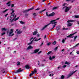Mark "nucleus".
Segmentation results:
<instances>
[{
    "mask_svg": "<svg viewBox=\"0 0 79 79\" xmlns=\"http://www.w3.org/2000/svg\"><path fill=\"white\" fill-rule=\"evenodd\" d=\"M46 15L48 16H49V15H48V12H46Z\"/></svg>",
    "mask_w": 79,
    "mask_h": 79,
    "instance_id": "603ef678",
    "label": "nucleus"
},
{
    "mask_svg": "<svg viewBox=\"0 0 79 79\" xmlns=\"http://www.w3.org/2000/svg\"><path fill=\"white\" fill-rule=\"evenodd\" d=\"M37 31H34V32L33 33V35H36V34H37Z\"/></svg>",
    "mask_w": 79,
    "mask_h": 79,
    "instance_id": "ddd939ff",
    "label": "nucleus"
},
{
    "mask_svg": "<svg viewBox=\"0 0 79 79\" xmlns=\"http://www.w3.org/2000/svg\"><path fill=\"white\" fill-rule=\"evenodd\" d=\"M64 76L63 75H62V76H61V79H64Z\"/></svg>",
    "mask_w": 79,
    "mask_h": 79,
    "instance_id": "c85d7f7f",
    "label": "nucleus"
},
{
    "mask_svg": "<svg viewBox=\"0 0 79 79\" xmlns=\"http://www.w3.org/2000/svg\"><path fill=\"white\" fill-rule=\"evenodd\" d=\"M57 49H58V47H56V48H55L54 50H57Z\"/></svg>",
    "mask_w": 79,
    "mask_h": 79,
    "instance_id": "8fccbe9b",
    "label": "nucleus"
},
{
    "mask_svg": "<svg viewBox=\"0 0 79 79\" xmlns=\"http://www.w3.org/2000/svg\"><path fill=\"white\" fill-rule=\"evenodd\" d=\"M54 15H55V13L52 12V13L49 14V16H54Z\"/></svg>",
    "mask_w": 79,
    "mask_h": 79,
    "instance_id": "f8f14e48",
    "label": "nucleus"
},
{
    "mask_svg": "<svg viewBox=\"0 0 79 79\" xmlns=\"http://www.w3.org/2000/svg\"><path fill=\"white\" fill-rule=\"evenodd\" d=\"M13 32V29H10V31L9 32V36H13V35H14V34H12L11 35V34Z\"/></svg>",
    "mask_w": 79,
    "mask_h": 79,
    "instance_id": "7ed1b4c3",
    "label": "nucleus"
},
{
    "mask_svg": "<svg viewBox=\"0 0 79 79\" xmlns=\"http://www.w3.org/2000/svg\"><path fill=\"white\" fill-rule=\"evenodd\" d=\"M31 44H32V43H31H31H29L28 44V45H31Z\"/></svg>",
    "mask_w": 79,
    "mask_h": 79,
    "instance_id": "bf43d9fd",
    "label": "nucleus"
},
{
    "mask_svg": "<svg viewBox=\"0 0 79 79\" xmlns=\"http://www.w3.org/2000/svg\"><path fill=\"white\" fill-rule=\"evenodd\" d=\"M33 15L34 16H37V15H36V13H34Z\"/></svg>",
    "mask_w": 79,
    "mask_h": 79,
    "instance_id": "79ce46f5",
    "label": "nucleus"
},
{
    "mask_svg": "<svg viewBox=\"0 0 79 79\" xmlns=\"http://www.w3.org/2000/svg\"><path fill=\"white\" fill-rule=\"evenodd\" d=\"M67 6H64V7H63V9H64V8H66V7Z\"/></svg>",
    "mask_w": 79,
    "mask_h": 79,
    "instance_id": "052dcab7",
    "label": "nucleus"
},
{
    "mask_svg": "<svg viewBox=\"0 0 79 79\" xmlns=\"http://www.w3.org/2000/svg\"><path fill=\"white\" fill-rule=\"evenodd\" d=\"M66 38H65V40H64V39L62 40V43H64V42L65 41V40H66Z\"/></svg>",
    "mask_w": 79,
    "mask_h": 79,
    "instance_id": "393cba45",
    "label": "nucleus"
},
{
    "mask_svg": "<svg viewBox=\"0 0 79 79\" xmlns=\"http://www.w3.org/2000/svg\"><path fill=\"white\" fill-rule=\"evenodd\" d=\"M33 48V47H32V46L30 45L29 46V47H28L27 49L28 50H29V49H32Z\"/></svg>",
    "mask_w": 79,
    "mask_h": 79,
    "instance_id": "4468645a",
    "label": "nucleus"
},
{
    "mask_svg": "<svg viewBox=\"0 0 79 79\" xmlns=\"http://www.w3.org/2000/svg\"><path fill=\"white\" fill-rule=\"evenodd\" d=\"M17 66H19L20 64H21V62L19 61H18L17 62Z\"/></svg>",
    "mask_w": 79,
    "mask_h": 79,
    "instance_id": "f3484780",
    "label": "nucleus"
},
{
    "mask_svg": "<svg viewBox=\"0 0 79 79\" xmlns=\"http://www.w3.org/2000/svg\"><path fill=\"white\" fill-rule=\"evenodd\" d=\"M52 59H54L55 58V56H53L52 57Z\"/></svg>",
    "mask_w": 79,
    "mask_h": 79,
    "instance_id": "4c0bfd02",
    "label": "nucleus"
},
{
    "mask_svg": "<svg viewBox=\"0 0 79 79\" xmlns=\"http://www.w3.org/2000/svg\"><path fill=\"white\" fill-rule=\"evenodd\" d=\"M66 5V3H64L63 5V6H65V5Z\"/></svg>",
    "mask_w": 79,
    "mask_h": 79,
    "instance_id": "c03bdc74",
    "label": "nucleus"
},
{
    "mask_svg": "<svg viewBox=\"0 0 79 79\" xmlns=\"http://www.w3.org/2000/svg\"><path fill=\"white\" fill-rule=\"evenodd\" d=\"M77 33V32H76L74 33H73V34H71L69 35L68 36H67L66 37H67V38L71 37V38H73V37L71 36H72V35H74V34H76Z\"/></svg>",
    "mask_w": 79,
    "mask_h": 79,
    "instance_id": "39448f33",
    "label": "nucleus"
},
{
    "mask_svg": "<svg viewBox=\"0 0 79 79\" xmlns=\"http://www.w3.org/2000/svg\"><path fill=\"white\" fill-rule=\"evenodd\" d=\"M49 59L50 60H52L53 58H52V56H49Z\"/></svg>",
    "mask_w": 79,
    "mask_h": 79,
    "instance_id": "bb28decb",
    "label": "nucleus"
},
{
    "mask_svg": "<svg viewBox=\"0 0 79 79\" xmlns=\"http://www.w3.org/2000/svg\"><path fill=\"white\" fill-rule=\"evenodd\" d=\"M40 66H41V67H43L44 66V64H42L40 65Z\"/></svg>",
    "mask_w": 79,
    "mask_h": 79,
    "instance_id": "c756f323",
    "label": "nucleus"
},
{
    "mask_svg": "<svg viewBox=\"0 0 79 79\" xmlns=\"http://www.w3.org/2000/svg\"><path fill=\"white\" fill-rule=\"evenodd\" d=\"M56 41H54V42H53L52 43V44L53 45H56Z\"/></svg>",
    "mask_w": 79,
    "mask_h": 79,
    "instance_id": "cd10ccee",
    "label": "nucleus"
},
{
    "mask_svg": "<svg viewBox=\"0 0 79 79\" xmlns=\"http://www.w3.org/2000/svg\"><path fill=\"white\" fill-rule=\"evenodd\" d=\"M16 31H17V34H21V33L23 32V31H21L20 30H19L18 31V29H16Z\"/></svg>",
    "mask_w": 79,
    "mask_h": 79,
    "instance_id": "9d476101",
    "label": "nucleus"
},
{
    "mask_svg": "<svg viewBox=\"0 0 79 79\" xmlns=\"http://www.w3.org/2000/svg\"><path fill=\"white\" fill-rule=\"evenodd\" d=\"M8 11V9H7L3 11L2 12L3 13H5L6 12V11Z\"/></svg>",
    "mask_w": 79,
    "mask_h": 79,
    "instance_id": "aec40b11",
    "label": "nucleus"
},
{
    "mask_svg": "<svg viewBox=\"0 0 79 79\" xmlns=\"http://www.w3.org/2000/svg\"><path fill=\"white\" fill-rule=\"evenodd\" d=\"M40 10V8H37L35 10Z\"/></svg>",
    "mask_w": 79,
    "mask_h": 79,
    "instance_id": "49530a36",
    "label": "nucleus"
},
{
    "mask_svg": "<svg viewBox=\"0 0 79 79\" xmlns=\"http://www.w3.org/2000/svg\"><path fill=\"white\" fill-rule=\"evenodd\" d=\"M46 10V9H44L43 10L41 11L40 12V13H42V12H43V11H45Z\"/></svg>",
    "mask_w": 79,
    "mask_h": 79,
    "instance_id": "72a5a7b5",
    "label": "nucleus"
},
{
    "mask_svg": "<svg viewBox=\"0 0 79 79\" xmlns=\"http://www.w3.org/2000/svg\"><path fill=\"white\" fill-rule=\"evenodd\" d=\"M16 15H15V16L14 17L15 19V18H16Z\"/></svg>",
    "mask_w": 79,
    "mask_h": 79,
    "instance_id": "338daca9",
    "label": "nucleus"
},
{
    "mask_svg": "<svg viewBox=\"0 0 79 79\" xmlns=\"http://www.w3.org/2000/svg\"><path fill=\"white\" fill-rule=\"evenodd\" d=\"M15 15V13H14L13 14V15H11L10 17V18H13Z\"/></svg>",
    "mask_w": 79,
    "mask_h": 79,
    "instance_id": "4be33fe9",
    "label": "nucleus"
},
{
    "mask_svg": "<svg viewBox=\"0 0 79 79\" xmlns=\"http://www.w3.org/2000/svg\"><path fill=\"white\" fill-rule=\"evenodd\" d=\"M14 19H15V18H14L11 21V23H12V22L13 21V20H14Z\"/></svg>",
    "mask_w": 79,
    "mask_h": 79,
    "instance_id": "864d4df0",
    "label": "nucleus"
},
{
    "mask_svg": "<svg viewBox=\"0 0 79 79\" xmlns=\"http://www.w3.org/2000/svg\"><path fill=\"white\" fill-rule=\"evenodd\" d=\"M65 64H68V65H69V62H67V61H66L65 62Z\"/></svg>",
    "mask_w": 79,
    "mask_h": 79,
    "instance_id": "a878e982",
    "label": "nucleus"
},
{
    "mask_svg": "<svg viewBox=\"0 0 79 79\" xmlns=\"http://www.w3.org/2000/svg\"><path fill=\"white\" fill-rule=\"evenodd\" d=\"M41 52H42V51H40V52H38V54H40V53H41Z\"/></svg>",
    "mask_w": 79,
    "mask_h": 79,
    "instance_id": "13d9d810",
    "label": "nucleus"
},
{
    "mask_svg": "<svg viewBox=\"0 0 79 79\" xmlns=\"http://www.w3.org/2000/svg\"><path fill=\"white\" fill-rule=\"evenodd\" d=\"M23 71V69H21V68H20L19 69L17 70V71H15V73H20V72H22Z\"/></svg>",
    "mask_w": 79,
    "mask_h": 79,
    "instance_id": "20e7f679",
    "label": "nucleus"
},
{
    "mask_svg": "<svg viewBox=\"0 0 79 79\" xmlns=\"http://www.w3.org/2000/svg\"><path fill=\"white\" fill-rule=\"evenodd\" d=\"M77 36H76L75 37L74 39V40H76V39H77Z\"/></svg>",
    "mask_w": 79,
    "mask_h": 79,
    "instance_id": "f704fd0d",
    "label": "nucleus"
},
{
    "mask_svg": "<svg viewBox=\"0 0 79 79\" xmlns=\"http://www.w3.org/2000/svg\"><path fill=\"white\" fill-rule=\"evenodd\" d=\"M50 44H51V43L49 42L47 44V45L48 46L49 45H50Z\"/></svg>",
    "mask_w": 79,
    "mask_h": 79,
    "instance_id": "a19ab883",
    "label": "nucleus"
},
{
    "mask_svg": "<svg viewBox=\"0 0 79 79\" xmlns=\"http://www.w3.org/2000/svg\"><path fill=\"white\" fill-rule=\"evenodd\" d=\"M56 29L57 31H59L60 29V26H58L56 28Z\"/></svg>",
    "mask_w": 79,
    "mask_h": 79,
    "instance_id": "dca6fc26",
    "label": "nucleus"
},
{
    "mask_svg": "<svg viewBox=\"0 0 79 79\" xmlns=\"http://www.w3.org/2000/svg\"><path fill=\"white\" fill-rule=\"evenodd\" d=\"M19 17H18L17 18H16L15 19V21H17V20H18V19H19Z\"/></svg>",
    "mask_w": 79,
    "mask_h": 79,
    "instance_id": "7c9ffc66",
    "label": "nucleus"
},
{
    "mask_svg": "<svg viewBox=\"0 0 79 79\" xmlns=\"http://www.w3.org/2000/svg\"><path fill=\"white\" fill-rule=\"evenodd\" d=\"M14 7V4H12L11 5V7L13 8V7Z\"/></svg>",
    "mask_w": 79,
    "mask_h": 79,
    "instance_id": "3c124183",
    "label": "nucleus"
},
{
    "mask_svg": "<svg viewBox=\"0 0 79 79\" xmlns=\"http://www.w3.org/2000/svg\"><path fill=\"white\" fill-rule=\"evenodd\" d=\"M10 2H9L7 3H6L7 5H8V4H10Z\"/></svg>",
    "mask_w": 79,
    "mask_h": 79,
    "instance_id": "de8ad7c7",
    "label": "nucleus"
},
{
    "mask_svg": "<svg viewBox=\"0 0 79 79\" xmlns=\"http://www.w3.org/2000/svg\"><path fill=\"white\" fill-rule=\"evenodd\" d=\"M41 39V38H40L39 39H37V38H36L35 40V42H36L37 41H38V40H40Z\"/></svg>",
    "mask_w": 79,
    "mask_h": 79,
    "instance_id": "6ab92c4d",
    "label": "nucleus"
},
{
    "mask_svg": "<svg viewBox=\"0 0 79 79\" xmlns=\"http://www.w3.org/2000/svg\"><path fill=\"white\" fill-rule=\"evenodd\" d=\"M39 50H40V48L35 49L34 51V52L31 53V54H34V53H37V52L39 51Z\"/></svg>",
    "mask_w": 79,
    "mask_h": 79,
    "instance_id": "0eeeda50",
    "label": "nucleus"
},
{
    "mask_svg": "<svg viewBox=\"0 0 79 79\" xmlns=\"http://www.w3.org/2000/svg\"><path fill=\"white\" fill-rule=\"evenodd\" d=\"M37 35L38 36L37 37H40V35L39 34Z\"/></svg>",
    "mask_w": 79,
    "mask_h": 79,
    "instance_id": "5fc2aeb1",
    "label": "nucleus"
},
{
    "mask_svg": "<svg viewBox=\"0 0 79 79\" xmlns=\"http://www.w3.org/2000/svg\"><path fill=\"white\" fill-rule=\"evenodd\" d=\"M79 45V43L77 44L75 46H74V47H77V46Z\"/></svg>",
    "mask_w": 79,
    "mask_h": 79,
    "instance_id": "e433bc0d",
    "label": "nucleus"
},
{
    "mask_svg": "<svg viewBox=\"0 0 79 79\" xmlns=\"http://www.w3.org/2000/svg\"><path fill=\"white\" fill-rule=\"evenodd\" d=\"M32 73H37V69L36 68L35 69H34V71H33Z\"/></svg>",
    "mask_w": 79,
    "mask_h": 79,
    "instance_id": "a211bd4d",
    "label": "nucleus"
},
{
    "mask_svg": "<svg viewBox=\"0 0 79 79\" xmlns=\"http://www.w3.org/2000/svg\"><path fill=\"white\" fill-rule=\"evenodd\" d=\"M14 12H15V10H12V13H14Z\"/></svg>",
    "mask_w": 79,
    "mask_h": 79,
    "instance_id": "680f3d73",
    "label": "nucleus"
},
{
    "mask_svg": "<svg viewBox=\"0 0 79 79\" xmlns=\"http://www.w3.org/2000/svg\"><path fill=\"white\" fill-rule=\"evenodd\" d=\"M77 70H76L75 71L73 72V73H71L70 74H69V76H68V78H69V77H71L74 73H75L76 72H77Z\"/></svg>",
    "mask_w": 79,
    "mask_h": 79,
    "instance_id": "1a4fd4ad",
    "label": "nucleus"
},
{
    "mask_svg": "<svg viewBox=\"0 0 79 79\" xmlns=\"http://www.w3.org/2000/svg\"><path fill=\"white\" fill-rule=\"evenodd\" d=\"M46 37H47V35H45L44 36V39H45V38H46Z\"/></svg>",
    "mask_w": 79,
    "mask_h": 79,
    "instance_id": "6e6d98bb",
    "label": "nucleus"
},
{
    "mask_svg": "<svg viewBox=\"0 0 79 79\" xmlns=\"http://www.w3.org/2000/svg\"><path fill=\"white\" fill-rule=\"evenodd\" d=\"M25 16H28V14H26L25 15Z\"/></svg>",
    "mask_w": 79,
    "mask_h": 79,
    "instance_id": "e2e57ef3",
    "label": "nucleus"
},
{
    "mask_svg": "<svg viewBox=\"0 0 79 79\" xmlns=\"http://www.w3.org/2000/svg\"><path fill=\"white\" fill-rule=\"evenodd\" d=\"M43 44H44V43H42L41 45H40V47H42V45H43Z\"/></svg>",
    "mask_w": 79,
    "mask_h": 79,
    "instance_id": "ea45409f",
    "label": "nucleus"
},
{
    "mask_svg": "<svg viewBox=\"0 0 79 79\" xmlns=\"http://www.w3.org/2000/svg\"><path fill=\"white\" fill-rule=\"evenodd\" d=\"M74 20H69L67 21V23H69L67 24L68 27H70V26H71L72 25H73V23H71L70 22H74Z\"/></svg>",
    "mask_w": 79,
    "mask_h": 79,
    "instance_id": "f03ea898",
    "label": "nucleus"
},
{
    "mask_svg": "<svg viewBox=\"0 0 79 79\" xmlns=\"http://www.w3.org/2000/svg\"><path fill=\"white\" fill-rule=\"evenodd\" d=\"M4 34H5V32H3L1 34V35H3Z\"/></svg>",
    "mask_w": 79,
    "mask_h": 79,
    "instance_id": "58836bf2",
    "label": "nucleus"
},
{
    "mask_svg": "<svg viewBox=\"0 0 79 79\" xmlns=\"http://www.w3.org/2000/svg\"><path fill=\"white\" fill-rule=\"evenodd\" d=\"M77 54H79V51H77Z\"/></svg>",
    "mask_w": 79,
    "mask_h": 79,
    "instance_id": "4d7b16f0",
    "label": "nucleus"
},
{
    "mask_svg": "<svg viewBox=\"0 0 79 79\" xmlns=\"http://www.w3.org/2000/svg\"><path fill=\"white\" fill-rule=\"evenodd\" d=\"M52 53V51H49L48 53V55H50Z\"/></svg>",
    "mask_w": 79,
    "mask_h": 79,
    "instance_id": "473e14b6",
    "label": "nucleus"
},
{
    "mask_svg": "<svg viewBox=\"0 0 79 79\" xmlns=\"http://www.w3.org/2000/svg\"><path fill=\"white\" fill-rule=\"evenodd\" d=\"M58 8V7H55L53 8L52 10H56Z\"/></svg>",
    "mask_w": 79,
    "mask_h": 79,
    "instance_id": "b1692460",
    "label": "nucleus"
},
{
    "mask_svg": "<svg viewBox=\"0 0 79 79\" xmlns=\"http://www.w3.org/2000/svg\"><path fill=\"white\" fill-rule=\"evenodd\" d=\"M33 74H34V73H31L30 74V77H31V76H32Z\"/></svg>",
    "mask_w": 79,
    "mask_h": 79,
    "instance_id": "2f4dec72",
    "label": "nucleus"
},
{
    "mask_svg": "<svg viewBox=\"0 0 79 79\" xmlns=\"http://www.w3.org/2000/svg\"><path fill=\"white\" fill-rule=\"evenodd\" d=\"M63 67L64 68H66V65H63Z\"/></svg>",
    "mask_w": 79,
    "mask_h": 79,
    "instance_id": "37998d69",
    "label": "nucleus"
},
{
    "mask_svg": "<svg viewBox=\"0 0 79 79\" xmlns=\"http://www.w3.org/2000/svg\"><path fill=\"white\" fill-rule=\"evenodd\" d=\"M33 9H34V8L32 7L28 10H24L23 11V13H27V11H30V10H33Z\"/></svg>",
    "mask_w": 79,
    "mask_h": 79,
    "instance_id": "6e6552de",
    "label": "nucleus"
},
{
    "mask_svg": "<svg viewBox=\"0 0 79 79\" xmlns=\"http://www.w3.org/2000/svg\"><path fill=\"white\" fill-rule=\"evenodd\" d=\"M8 15V14H7L5 15V17H6L7 16V15Z\"/></svg>",
    "mask_w": 79,
    "mask_h": 79,
    "instance_id": "09e8293b",
    "label": "nucleus"
},
{
    "mask_svg": "<svg viewBox=\"0 0 79 79\" xmlns=\"http://www.w3.org/2000/svg\"><path fill=\"white\" fill-rule=\"evenodd\" d=\"M19 23H20L21 24H25V22L22 21H20Z\"/></svg>",
    "mask_w": 79,
    "mask_h": 79,
    "instance_id": "412c9836",
    "label": "nucleus"
},
{
    "mask_svg": "<svg viewBox=\"0 0 79 79\" xmlns=\"http://www.w3.org/2000/svg\"><path fill=\"white\" fill-rule=\"evenodd\" d=\"M33 37H32L31 39H30V40H32V39H33Z\"/></svg>",
    "mask_w": 79,
    "mask_h": 79,
    "instance_id": "0e129e2a",
    "label": "nucleus"
},
{
    "mask_svg": "<svg viewBox=\"0 0 79 79\" xmlns=\"http://www.w3.org/2000/svg\"><path fill=\"white\" fill-rule=\"evenodd\" d=\"M77 23L78 24H79V21H78L77 22Z\"/></svg>",
    "mask_w": 79,
    "mask_h": 79,
    "instance_id": "774afa93",
    "label": "nucleus"
},
{
    "mask_svg": "<svg viewBox=\"0 0 79 79\" xmlns=\"http://www.w3.org/2000/svg\"><path fill=\"white\" fill-rule=\"evenodd\" d=\"M36 39V37H35L33 38V40H34V39Z\"/></svg>",
    "mask_w": 79,
    "mask_h": 79,
    "instance_id": "69168bd1",
    "label": "nucleus"
},
{
    "mask_svg": "<svg viewBox=\"0 0 79 79\" xmlns=\"http://www.w3.org/2000/svg\"><path fill=\"white\" fill-rule=\"evenodd\" d=\"M25 68L26 69H28L30 68V67L29 66V65H27L25 66Z\"/></svg>",
    "mask_w": 79,
    "mask_h": 79,
    "instance_id": "2eb2a0df",
    "label": "nucleus"
},
{
    "mask_svg": "<svg viewBox=\"0 0 79 79\" xmlns=\"http://www.w3.org/2000/svg\"><path fill=\"white\" fill-rule=\"evenodd\" d=\"M55 23H57V22H53L52 23H50L44 26V27H43V28L42 29H41V30H44V29L46 28L47 27V26H49V25H50V24H54V25L53 27L51 29H53L54 28V27H55V26H56V24Z\"/></svg>",
    "mask_w": 79,
    "mask_h": 79,
    "instance_id": "f257e3e1",
    "label": "nucleus"
},
{
    "mask_svg": "<svg viewBox=\"0 0 79 79\" xmlns=\"http://www.w3.org/2000/svg\"><path fill=\"white\" fill-rule=\"evenodd\" d=\"M64 49L62 50L61 52H62V53H63V52H64Z\"/></svg>",
    "mask_w": 79,
    "mask_h": 79,
    "instance_id": "a18cd8bd",
    "label": "nucleus"
},
{
    "mask_svg": "<svg viewBox=\"0 0 79 79\" xmlns=\"http://www.w3.org/2000/svg\"><path fill=\"white\" fill-rule=\"evenodd\" d=\"M75 17L76 18H79V16L77 15H75Z\"/></svg>",
    "mask_w": 79,
    "mask_h": 79,
    "instance_id": "c9c22d12",
    "label": "nucleus"
},
{
    "mask_svg": "<svg viewBox=\"0 0 79 79\" xmlns=\"http://www.w3.org/2000/svg\"><path fill=\"white\" fill-rule=\"evenodd\" d=\"M71 8V6L66 7L65 11V12H68V11L69 10H70V8Z\"/></svg>",
    "mask_w": 79,
    "mask_h": 79,
    "instance_id": "423d86ee",
    "label": "nucleus"
},
{
    "mask_svg": "<svg viewBox=\"0 0 79 79\" xmlns=\"http://www.w3.org/2000/svg\"><path fill=\"white\" fill-rule=\"evenodd\" d=\"M60 19V18H58L56 19V20H52L50 22V23H53V22H55V21H56V20H58Z\"/></svg>",
    "mask_w": 79,
    "mask_h": 79,
    "instance_id": "9b49d317",
    "label": "nucleus"
},
{
    "mask_svg": "<svg viewBox=\"0 0 79 79\" xmlns=\"http://www.w3.org/2000/svg\"><path fill=\"white\" fill-rule=\"evenodd\" d=\"M2 31H6V29H5V28H3L2 29Z\"/></svg>",
    "mask_w": 79,
    "mask_h": 79,
    "instance_id": "5701e85b",
    "label": "nucleus"
}]
</instances>
